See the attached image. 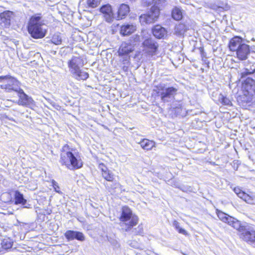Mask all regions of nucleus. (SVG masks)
Here are the masks:
<instances>
[{"mask_svg": "<svg viewBox=\"0 0 255 255\" xmlns=\"http://www.w3.org/2000/svg\"><path fill=\"white\" fill-rule=\"evenodd\" d=\"M69 150V146L67 144H65L62 147L59 160L60 163L62 165L66 166L69 169L81 168L83 165L81 159H78L77 156Z\"/></svg>", "mask_w": 255, "mask_h": 255, "instance_id": "f257e3e1", "label": "nucleus"}, {"mask_svg": "<svg viewBox=\"0 0 255 255\" xmlns=\"http://www.w3.org/2000/svg\"><path fill=\"white\" fill-rule=\"evenodd\" d=\"M43 26L44 23L41 21V16H32L28 24V31L33 38H42L45 36L47 32L46 29Z\"/></svg>", "mask_w": 255, "mask_h": 255, "instance_id": "f03ea898", "label": "nucleus"}, {"mask_svg": "<svg viewBox=\"0 0 255 255\" xmlns=\"http://www.w3.org/2000/svg\"><path fill=\"white\" fill-rule=\"evenodd\" d=\"M120 221V225L122 229L126 232H128L137 224L138 218L136 215H132V211L129 207L124 206L122 209Z\"/></svg>", "mask_w": 255, "mask_h": 255, "instance_id": "7ed1b4c3", "label": "nucleus"}, {"mask_svg": "<svg viewBox=\"0 0 255 255\" xmlns=\"http://www.w3.org/2000/svg\"><path fill=\"white\" fill-rule=\"evenodd\" d=\"M68 64L71 73L77 80H85L89 77L88 73L80 69L84 66L83 60L81 57L73 56Z\"/></svg>", "mask_w": 255, "mask_h": 255, "instance_id": "20e7f679", "label": "nucleus"}, {"mask_svg": "<svg viewBox=\"0 0 255 255\" xmlns=\"http://www.w3.org/2000/svg\"><path fill=\"white\" fill-rule=\"evenodd\" d=\"M157 94L160 97L161 100L164 103L171 102L176 94L177 89L173 87H167L164 84H160L156 86Z\"/></svg>", "mask_w": 255, "mask_h": 255, "instance_id": "39448f33", "label": "nucleus"}, {"mask_svg": "<svg viewBox=\"0 0 255 255\" xmlns=\"http://www.w3.org/2000/svg\"><path fill=\"white\" fill-rule=\"evenodd\" d=\"M4 81V83L1 85L2 89H5L7 92L12 91L18 92L20 88L19 82L14 77L9 75L0 76V82Z\"/></svg>", "mask_w": 255, "mask_h": 255, "instance_id": "423d86ee", "label": "nucleus"}, {"mask_svg": "<svg viewBox=\"0 0 255 255\" xmlns=\"http://www.w3.org/2000/svg\"><path fill=\"white\" fill-rule=\"evenodd\" d=\"M159 9L156 6H152L147 13L142 14L139 17V21L142 24H150L156 21L159 15Z\"/></svg>", "mask_w": 255, "mask_h": 255, "instance_id": "0eeeda50", "label": "nucleus"}, {"mask_svg": "<svg viewBox=\"0 0 255 255\" xmlns=\"http://www.w3.org/2000/svg\"><path fill=\"white\" fill-rule=\"evenodd\" d=\"M144 50L146 53L150 55L156 54L158 48V43L152 38L145 39L142 43Z\"/></svg>", "mask_w": 255, "mask_h": 255, "instance_id": "6e6552de", "label": "nucleus"}, {"mask_svg": "<svg viewBox=\"0 0 255 255\" xmlns=\"http://www.w3.org/2000/svg\"><path fill=\"white\" fill-rule=\"evenodd\" d=\"M17 94L19 97L18 105L25 107H30L33 105L34 101L32 98L27 95L23 90H19Z\"/></svg>", "mask_w": 255, "mask_h": 255, "instance_id": "1a4fd4ad", "label": "nucleus"}, {"mask_svg": "<svg viewBox=\"0 0 255 255\" xmlns=\"http://www.w3.org/2000/svg\"><path fill=\"white\" fill-rule=\"evenodd\" d=\"M240 238L244 241L253 243L255 242V231L252 228L246 227L240 234Z\"/></svg>", "mask_w": 255, "mask_h": 255, "instance_id": "9d476101", "label": "nucleus"}, {"mask_svg": "<svg viewBox=\"0 0 255 255\" xmlns=\"http://www.w3.org/2000/svg\"><path fill=\"white\" fill-rule=\"evenodd\" d=\"M100 11L103 15L105 20L108 22H111L115 17L114 16L112 7L110 4L103 5L100 8Z\"/></svg>", "mask_w": 255, "mask_h": 255, "instance_id": "9b49d317", "label": "nucleus"}, {"mask_svg": "<svg viewBox=\"0 0 255 255\" xmlns=\"http://www.w3.org/2000/svg\"><path fill=\"white\" fill-rule=\"evenodd\" d=\"M64 236L68 241L76 239L83 242L85 240L84 234L82 232L78 231L68 230L65 233Z\"/></svg>", "mask_w": 255, "mask_h": 255, "instance_id": "f8f14e48", "label": "nucleus"}, {"mask_svg": "<svg viewBox=\"0 0 255 255\" xmlns=\"http://www.w3.org/2000/svg\"><path fill=\"white\" fill-rule=\"evenodd\" d=\"M250 52V49L249 45L244 43L237 50L236 53L239 59L244 60L247 58L248 55L249 54Z\"/></svg>", "mask_w": 255, "mask_h": 255, "instance_id": "ddd939ff", "label": "nucleus"}, {"mask_svg": "<svg viewBox=\"0 0 255 255\" xmlns=\"http://www.w3.org/2000/svg\"><path fill=\"white\" fill-rule=\"evenodd\" d=\"M13 12L10 11H5L0 14V23L3 26L8 27L10 24V20Z\"/></svg>", "mask_w": 255, "mask_h": 255, "instance_id": "4468645a", "label": "nucleus"}, {"mask_svg": "<svg viewBox=\"0 0 255 255\" xmlns=\"http://www.w3.org/2000/svg\"><path fill=\"white\" fill-rule=\"evenodd\" d=\"M244 43V40L240 36H235L232 38L229 43V48L232 51H236L239 48L240 46Z\"/></svg>", "mask_w": 255, "mask_h": 255, "instance_id": "2eb2a0df", "label": "nucleus"}, {"mask_svg": "<svg viewBox=\"0 0 255 255\" xmlns=\"http://www.w3.org/2000/svg\"><path fill=\"white\" fill-rule=\"evenodd\" d=\"M136 29V26L133 24H127L121 27L120 33L123 36L129 35L134 32Z\"/></svg>", "mask_w": 255, "mask_h": 255, "instance_id": "dca6fc26", "label": "nucleus"}, {"mask_svg": "<svg viewBox=\"0 0 255 255\" xmlns=\"http://www.w3.org/2000/svg\"><path fill=\"white\" fill-rule=\"evenodd\" d=\"M244 86L248 93L255 94V81L252 78L248 77L244 80Z\"/></svg>", "mask_w": 255, "mask_h": 255, "instance_id": "f3484780", "label": "nucleus"}, {"mask_svg": "<svg viewBox=\"0 0 255 255\" xmlns=\"http://www.w3.org/2000/svg\"><path fill=\"white\" fill-rule=\"evenodd\" d=\"M133 50L132 44L127 42H123L121 44L118 52L120 55H128Z\"/></svg>", "mask_w": 255, "mask_h": 255, "instance_id": "a211bd4d", "label": "nucleus"}, {"mask_svg": "<svg viewBox=\"0 0 255 255\" xmlns=\"http://www.w3.org/2000/svg\"><path fill=\"white\" fill-rule=\"evenodd\" d=\"M152 33L157 38L161 39L166 36L167 31L164 27L157 25L152 29Z\"/></svg>", "mask_w": 255, "mask_h": 255, "instance_id": "6ab92c4d", "label": "nucleus"}, {"mask_svg": "<svg viewBox=\"0 0 255 255\" xmlns=\"http://www.w3.org/2000/svg\"><path fill=\"white\" fill-rule=\"evenodd\" d=\"M129 11V7L128 5L126 4H122L118 11V15L116 19L118 20L122 19L128 13Z\"/></svg>", "mask_w": 255, "mask_h": 255, "instance_id": "aec40b11", "label": "nucleus"}, {"mask_svg": "<svg viewBox=\"0 0 255 255\" xmlns=\"http://www.w3.org/2000/svg\"><path fill=\"white\" fill-rule=\"evenodd\" d=\"M138 143L142 149L146 150H151L155 145L153 141L145 138L141 140Z\"/></svg>", "mask_w": 255, "mask_h": 255, "instance_id": "412c9836", "label": "nucleus"}, {"mask_svg": "<svg viewBox=\"0 0 255 255\" xmlns=\"http://www.w3.org/2000/svg\"><path fill=\"white\" fill-rule=\"evenodd\" d=\"M14 204L16 205L21 204L23 206L26 205L27 201L24 198L23 195L18 191L14 193Z\"/></svg>", "mask_w": 255, "mask_h": 255, "instance_id": "4be33fe9", "label": "nucleus"}, {"mask_svg": "<svg viewBox=\"0 0 255 255\" xmlns=\"http://www.w3.org/2000/svg\"><path fill=\"white\" fill-rule=\"evenodd\" d=\"M228 224L233 227L234 229L238 230L240 233H241L244 229L246 228V227L241 225L240 221L234 218H233L232 220L230 221V222L228 223Z\"/></svg>", "mask_w": 255, "mask_h": 255, "instance_id": "5701e85b", "label": "nucleus"}, {"mask_svg": "<svg viewBox=\"0 0 255 255\" xmlns=\"http://www.w3.org/2000/svg\"><path fill=\"white\" fill-rule=\"evenodd\" d=\"M217 214L219 218L221 221L225 223H227L228 224L230 220H233V217L229 216H227V214H225L224 213L221 211H219L218 210H217Z\"/></svg>", "mask_w": 255, "mask_h": 255, "instance_id": "b1692460", "label": "nucleus"}, {"mask_svg": "<svg viewBox=\"0 0 255 255\" xmlns=\"http://www.w3.org/2000/svg\"><path fill=\"white\" fill-rule=\"evenodd\" d=\"M172 16L175 20H180L182 17V14L181 10L177 7L173 8L172 11Z\"/></svg>", "mask_w": 255, "mask_h": 255, "instance_id": "393cba45", "label": "nucleus"}, {"mask_svg": "<svg viewBox=\"0 0 255 255\" xmlns=\"http://www.w3.org/2000/svg\"><path fill=\"white\" fill-rule=\"evenodd\" d=\"M13 242L9 238L4 239L1 243V247L4 250L10 249L12 246Z\"/></svg>", "mask_w": 255, "mask_h": 255, "instance_id": "a878e982", "label": "nucleus"}, {"mask_svg": "<svg viewBox=\"0 0 255 255\" xmlns=\"http://www.w3.org/2000/svg\"><path fill=\"white\" fill-rule=\"evenodd\" d=\"M102 177L108 181L112 182L114 179V175L110 170H108L105 173H102Z\"/></svg>", "mask_w": 255, "mask_h": 255, "instance_id": "bb28decb", "label": "nucleus"}, {"mask_svg": "<svg viewBox=\"0 0 255 255\" xmlns=\"http://www.w3.org/2000/svg\"><path fill=\"white\" fill-rule=\"evenodd\" d=\"M172 225L179 233L186 236L188 235L187 231L180 227V224L177 221L174 220Z\"/></svg>", "mask_w": 255, "mask_h": 255, "instance_id": "cd10ccee", "label": "nucleus"}, {"mask_svg": "<svg viewBox=\"0 0 255 255\" xmlns=\"http://www.w3.org/2000/svg\"><path fill=\"white\" fill-rule=\"evenodd\" d=\"M51 41L55 45H59L62 43V38L59 34H55L52 37Z\"/></svg>", "mask_w": 255, "mask_h": 255, "instance_id": "c85d7f7f", "label": "nucleus"}, {"mask_svg": "<svg viewBox=\"0 0 255 255\" xmlns=\"http://www.w3.org/2000/svg\"><path fill=\"white\" fill-rule=\"evenodd\" d=\"M219 101L223 105L230 106L232 105L231 101L227 98L224 97L223 95L220 94L219 97Z\"/></svg>", "mask_w": 255, "mask_h": 255, "instance_id": "c756f323", "label": "nucleus"}, {"mask_svg": "<svg viewBox=\"0 0 255 255\" xmlns=\"http://www.w3.org/2000/svg\"><path fill=\"white\" fill-rule=\"evenodd\" d=\"M211 8L217 11H222L224 10H228L230 8V6L227 4H225L224 6H219L213 4Z\"/></svg>", "mask_w": 255, "mask_h": 255, "instance_id": "7c9ffc66", "label": "nucleus"}, {"mask_svg": "<svg viewBox=\"0 0 255 255\" xmlns=\"http://www.w3.org/2000/svg\"><path fill=\"white\" fill-rule=\"evenodd\" d=\"M185 26L182 24L176 25L175 28V32L178 35H181L185 32Z\"/></svg>", "mask_w": 255, "mask_h": 255, "instance_id": "2f4dec72", "label": "nucleus"}, {"mask_svg": "<svg viewBox=\"0 0 255 255\" xmlns=\"http://www.w3.org/2000/svg\"><path fill=\"white\" fill-rule=\"evenodd\" d=\"M166 2V0H155L154 5L153 6H156L157 7L160 11V8L165 5Z\"/></svg>", "mask_w": 255, "mask_h": 255, "instance_id": "473e14b6", "label": "nucleus"}, {"mask_svg": "<svg viewBox=\"0 0 255 255\" xmlns=\"http://www.w3.org/2000/svg\"><path fill=\"white\" fill-rule=\"evenodd\" d=\"M101 0H87L88 5L92 8H95L98 6L101 3Z\"/></svg>", "mask_w": 255, "mask_h": 255, "instance_id": "72a5a7b5", "label": "nucleus"}, {"mask_svg": "<svg viewBox=\"0 0 255 255\" xmlns=\"http://www.w3.org/2000/svg\"><path fill=\"white\" fill-rule=\"evenodd\" d=\"M51 182L52 186L53 187L55 191L58 193H62V192L60 191V187L58 185V183L56 182L54 180H52Z\"/></svg>", "mask_w": 255, "mask_h": 255, "instance_id": "f704fd0d", "label": "nucleus"}, {"mask_svg": "<svg viewBox=\"0 0 255 255\" xmlns=\"http://www.w3.org/2000/svg\"><path fill=\"white\" fill-rule=\"evenodd\" d=\"M238 197L243 199L245 202H247V199H248L250 195L245 193L243 191L240 192L239 194L238 195Z\"/></svg>", "mask_w": 255, "mask_h": 255, "instance_id": "c9c22d12", "label": "nucleus"}, {"mask_svg": "<svg viewBox=\"0 0 255 255\" xmlns=\"http://www.w3.org/2000/svg\"><path fill=\"white\" fill-rule=\"evenodd\" d=\"M199 49L200 50L201 56V58H202V60L204 62L206 63V61H207V59H207L206 54V53L204 51L203 48V47H200Z\"/></svg>", "mask_w": 255, "mask_h": 255, "instance_id": "e433bc0d", "label": "nucleus"}, {"mask_svg": "<svg viewBox=\"0 0 255 255\" xmlns=\"http://www.w3.org/2000/svg\"><path fill=\"white\" fill-rule=\"evenodd\" d=\"M155 0H141V3L144 6H148L154 3Z\"/></svg>", "mask_w": 255, "mask_h": 255, "instance_id": "4c0bfd02", "label": "nucleus"}, {"mask_svg": "<svg viewBox=\"0 0 255 255\" xmlns=\"http://www.w3.org/2000/svg\"><path fill=\"white\" fill-rule=\"evenodd\" d=\"M247 203L250 204L255 205V195H250L247 199Z\"/></svg>", "mask_w": 255, "mask_h": 255, "instance_id": "58836bf2", "label": "nucleus"}, {"mask_svg": "<svg viewBox=\"0 0 255 255\" xmlns=\"http://www.w3.org/2000/svg\"><path fill=\"white\" fill-rule=\"evenodd\" d=\"M99 168L101 170L102 173H105L109 170L107 167L103 163L99 164Z\"/></svg>", "mask_w": 255, "mask_h": 255, "instance_id": "ea45409f", "label": "nucleus"}, {"mask_svg": "<svg viewBox=\"0 0 255 255\" xmlns=\"http://www.w3.org/2000/svg\"><path fill=\"white\" fill-rule=\"evenodd\" d=\"M99 168L101 170L102 173H105L109 170L107 167L103 163L99 164Z\"/></svg>", "mask_w": 255, "mask_h": 255, "instance_id": "a19ab883", "label": "nucleus"}, {"mask_svg": "<svg viewBox=\"0 0 255 255\" xmlns=\"http://www.w3.org/2000/svg\"><path fill=\"white\" fill-rule=\"evenodd\" d=\"M5 197H7L9 199V201H11V197L9 193H3L1 195V198L2 199H4Z\"/></svg>", "mask_w": 255, "mask_h": 255, "instance_id": "79ce46f5", "label": "nucleus"}, {"mask_svg": "<svg viewBox=\"0 0 255 255\" xmlns=\"http://www.w3.org/2000/svg\"><path fill=\"white\" fill-rule=\"evenodd\" d=\"M251 74V73L247 72L246 71L244 72H242V78H245L246 76H247L248 74Z\"/></svg>", "mask_w": 255, "mask_h": 255, "instance_id": "37998d69", "label": "nucleus"}, {"mask_svg": "<svg viewBox=\"0 0 255 255\" xmlns=\"http://www.w3.org/2000/svg\"><path fill=\"white\" fill-rule=\"evenodd\" d=\"M234 191L237 195L239 194L240 192L242 191V190L239 188L238 187L235 188L234 189Z\"/></svg>", "mask_w": 255, "mask_h": 255, "instance_id": "c03bdc74", "label": "nucleus"}, {"mask_svg": "<svg viewBox=\"0 0 255 255\" xmlns=\"http://www.w3.org/2000/svg\"><path fill=\"white\" fill-rule=\"evenodd\" d=\"M139 40H140V37H139V36H138V35H136V36H135V39H134V41L136 42V41H139Z\"/></svg>", "mask_w": 255, "mask_h": 255, "instance_id": "a18cd8bd", "label": "nucleus"}, {"mask_svg": "<svg viewBox=\"0 0 255 255\" xmlns=\"http://www.w3.org/2000/svg\"><path fill=\"white\" fill-rule=\"evenodd\" d=\"M128 58L127 59H126L124 61H125V63H128Z\"/></svg>", "mask_w": 255, "mask_h": 255, "instance_id": "49530a36", "label": "nucleus"}, {"mask_svg": "<svg viewBox=\"0 0 255 255\" xmlns=\"http://www.w3.org/2000/svg\"><path fill=\"white\" fill-rule=\"evenodd\" d=\"M176 110H177L178 111V112L179 111V110H181V108H180H180H178V107H177V108H176Z\"/></svg>", "mask_w": 255, "mask_h": 255, "instance_id": "de8ad7c7", "label": "nucleus"}, {"mask_svg": "<svg viewBox=\"0 0 255 255\" xmlns=\"http://www.w3.org/2000/svg\"><path fill=\"white\" fill-rule=\"evenodd\" d=\"M128 69V67H126V66H124L123 67V69L124 70H127V69Z\"/></svg>", "mask_w": 255, "mask_h": 255, "instance_id": "09e8293b", "label": "nucleus"}, {"mask_svg": "<svg viewBox=\"0 0 255 255\" xmlns=\"http://www.w3.org/2000/svg\"><path fill=\"white\" fill-rule=\"evenodd\" d=\"M24 208H28V207L27 206H24Z\"/></svg>", "mask_w": 255, "mask_h": 255, "instance_id": "8fccbe9b", "label": "nucleus"}, {"mask_svg": "<svg viewBox=\"0 0 255 255\" xmlns=\"http://www.w3.org/2000/svg\"><path fill=\"white\" fill-rule=\"evenodd\" d=\"M9 201H4V202H8Z\"/></svg>", "mask_w": 255, "mask_h": 255, "instance_id": "3c124183", "label": "nucleus"}]
</instances>
